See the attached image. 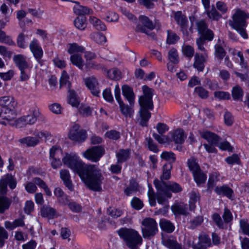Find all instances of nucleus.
<instances>
[{"mask_svg":"<svg viewBox=\"0 0 249 249\" xmlns=\"http://www.w3.org/2000/svg\"><path fill=\"white\" fill-rule=\"evenodd\" d=\"M157 190V193L156 195V198L157 199L158 202L160 204L165 206L166 208L169 207V206L167 205L168 201L167 200V196L165 194V192L164 193L163 191L159 190Z\"/></svg>","mask_w":249,"mask_h":249,"instance_id":"nucleus-39","label":"nucleus"},{"mask_svg":"<svg viewBox=\"0 0 249 249\" xmlns=\"http://www.w3.org/2000/svg\"><path fill=\"white\" fill-rule=\"evenodd\" d=\"M195 26L201 36H204L208 41H212L214 37L213 32L208 28V24L203 19L194 21Z\"/></svg>","mask_w":249,"mask_h":249,"instance_id":"nucleus-9","label":"nucleus"},{"mask_svg":"<svg viewBox=\"0 0 249 249\" xmlns=\"http://www.w3.org/2000/svg\"><path fill=\"white\" fill-rule=\"evenodd\" d=\"M195 92L202 99H206L209 96L208 91L202 87H196L195 89Z\"/></svg>","mask_w":249,"mask_h":249,"instance_id":"nucleus-58","label":"nucleus"},{"mask_svg":"<svg viewBox=\"0 0 249 249\" xmlns=\"http://www.w3.org/2000/svg\"><path fill=\"white\" fill-rule=\"evenodd\" d=\"M122 92L123 95L132 106L134 104L135 95L132 89L127 85H124L122 87Z\"/></svg>","mask_w":249,"mask_h":249,"instance_id":"nucleus-25","label":"nucleus"},{"mask_svg":"<svg viewBox=\"0 0 249 249\" xmlns=\"http://www.w3.org/2000/svg\"><path fill=\"white\" fill-rule=\"evenodd\" d=\"M161 243L168 249H180L182 246L178 242L176 237L172 235L162 236Z\"/></svg>","mask_w":249,"mask_h":249,"instance_id":"nucleus-17","label":"nucleus"},{"mask_svg":"<svg viewBox=\"0 0 249 249\" xmlns=\"http://www.w3.org/2000/svg\"><path fill=\"white\" fill-rule=\"evenodd\" d=\"M212 218L213 222L216 226L220 229H224V222L222 221L220 215L217 213H214L212 216Z\"/></svg>","mask_w":249,"mask_h":249,"instance_id":"nucleus-60","label":"nucleus"},{"mask_svg":"<svg viewBox=\"0 0 249 249\" xmlns=\"http://www.w3.org/2000/svg\"><path fill=\"white\" fill-rule=\"evenodd\" d=\"M117 232L124 241L125 245L130 249L138 248L142 242V239L136 230L127 228H121Z\"/></svg>","mask_w":249,"mask_h":249,"instance_id":"nucleus-3","label":"nucleus"},{"mask_svg":"<svg viewBox=\"0 0 249 249\" xmlns=\"http://www.w3.org/2000/svg\"><path fill=\"white\" fill-rule=\"evenodd\" d=\"M222 41L218 39V42L214 45V55L215 57L219 59L222 60L226 54V52L222 46Z\"/></svg>","mask_w":249,"mask_h":249,"instance_id":"nucleus-31","label":"nucleus"},{"mask_svg":"<svg viewBox=\"0 0 249 249\" xmlns=\"http://www.w3.org/2000/svg\"><path fill=\"white\" fill-rule=\"evenodd\" d=\"M17 180L15 178L10 174H7L1 177L0 179V194L5 195L7 192V185L13 190L16 187Z\"/></svg>","mask_w":249,"mask_h":249,"instance_id":"nucleus-11","label":"nucleus"},{"mask_svg":"<svg viewBox=\"0 0 249 249\" xmlns=\"http://www.w3.org/2000/svg\"><path fill=\"white\" fill-rule=\"evenodd\" d=\"M172 169V164L171 163H167L163 165L162 175L160 177V181H164V180H167L170 178Z\"/></svg>","mask_w":249,"mask_h":249,"instance_id":"nucleus-38","label":"nucleus"},{"mask_svg":"<svg viewBox=\"0 0 249 249\" xmlns=\"http://www.w3.org/2000/svg\"><path fill=\"white\" fill-rule=\"evenodd\" d=\"M191 22V27L188 30V20L187 17L182 14L181 11H177L174 13V19L177 24L180 27V31L184 36H188L189 34H192L194 32L193 25L195 18L193 16L190 17Z\"/></svg>","mask_w":249,"mask_h":249,"instance_id":"nucleus-4","label":"nucleus"},{"mask_svg":"<svg viewBox=\"0 0 249 249\" xmlns=\"http://www.w3.org/2000/svg\"><path fill=\"white\" fill-rule=\"evenodd\" d=\"M201 136L212 145H217L220 140L217 135L210 131L203 132L201 134Z\"/></svg>","mask_w":249,"mask_h":249,"instance_id":"nucleus-26","label":"nucleus"},{"mask_svg":"<svg viewBox=\"0 0 249 249\" xmlns=\"http://www.w3.org/2000/svg\"><path fill=\"white\" fill-rule=\"evenodd\" d=\"M69 76L67 72L64 71L60 79V87L65 86L68 90L70 89L71 84L69 81Z\"/></svg>","mask_w":249,"mask_h":249,"instance_id":"nucleus-52","label":"nucleus"},{"mask_svg":"<svg viewBox=\"0 0 249 249\" xmlns=\"http://www.w3.org/2000/svg\"><path fill=\"white\" fill-rule=\"evenodd\" d=\"M240 226L243 232L249 236V223L244 219H242L240 221Z\"/></svg>","mask_w":249,"mask_h":249,"instance_id":"nucleus-64","label":"nucleus"},{"mask_svg":"<svg viewBox=\"0 0 249 249\" xmlns=\"http://www.w3.org/2000/svg\"><path fill=\"white\" fill-rule=\"evenodd\" d=\"M243 91L241 88L238 85L234 86L232 90V96L234 100H240L243 96Z\"/></svg>","mask_w":249,"mask_h":249,"instance_id":"nucleus-47","label":"nucleus"},{"mask_svg":"<svg viewBox=\"0 0 249 249\" xmlns=\"http://www.w3.org/2000/svg\"><path fill=\"white\" fill-rule=\"evenodd\" d=\"M139 22L137 24L135 31L137 32L144 33L153 38L155 35L154 33L150 32L155 26L149 18L145 16H140L139 18Z\"/></svg>","mask_w":249,"mask_h":249,"instance_id":"nucleus-6","label":"nucleus"},{"mask_svg":"<svg viewBox=\"0 0 249 249\" xmlns=\"http://www.w3.org/2000/svg\"><path fill=\"white\" fill-rule=\"evenodd\" d=\"M17 103L14 98L10 96H3L0 98V106L1 107H5Z\"/></svg>","mask_w":249,"mask_h":249,"instance_id":"nucleus-53","label":"nucleus"},{"mask_svg":"<svg viewBox=\"0 0 249 249\" xmlns=\"http://www.w3.org/2000/svg\"><path fill=\"white\" fill-rule=\"evenodd\" d=\"M210 7L205 9L206 14L208 18L213 20H217L221 18V15L217 11V10L213 7L211 10H209Z\"/></svg>","mask_w":249,"mask_h":249,"instance_id":"nucleus-46","label":"nucleus"},{"mask_svg":"<svg viewBox=\"0 0 249 249\" xmlns=\"http://www.w3.org/2000/svg\"><path fill=\"white\" fill-rule=\"evenodd\" d=\"M171 209L175 214L186 215L187 213V206L183 203L175 204L172 206Z\"/></svg>","mask_w":249,"mask_h":249,"instance_id":"nucleus-30","label":"nucleus"},{"mask_svg":"<svg viewBox=\"0 0 249 249\" xmlns=\"http://www.w3.org/2000/svg\"><path fill=\"white\" fill-rule=\"evenodd\" d=\"M68 52L70 54H72L75 53H83L85 51V48L80 46L76 43H70L68 45Z\"/></svg>","mask_w":249,"mask_h":249,"instance_id":"nucleus-43","label":"nucleus"},{"mask_svg":"<svg viewBox=\"0 0 249 249\" xmlns=\"http://www.w3.org/2000/svg\"><path fill=\"white\" fill-rule=\"evenodd\" d=\"M187 165L193 175L201 170L196 160L193 157L191 158L188 160Z\"/></svg>","mask_w":249,"mask_h":249,"instance_id":"nucleus-40","label":"nucleus"},{"mask_svg":"<svg viewBox=\"0 0 249 249\" xmlns=\"http://www.w3.org/2000/svg\"><path fill=\"white\" fill-rule=\"evenodd\" d=\"M208 55L206 53L204 55L196 53L194 57V67L198 71H202L205 67V63L207 62Z\"/></svg>","mask_w":249,"mask_h":249,"instance_id":"nucleus-18","label":"nucleus"},{"mask_svg":"<svg viewBox=\"0 0 249 249\" xmlns=\"http://www.w3.org/2000/svg\"><path fill=\"white\" fill-rule=\"evenodd\" d=\"M193 177L198 185L204 183L207 179V175L201 170L194 174Z\"/></svg>","mask_w":249,"mask_h":249,"instance_id":"nucleus-42","label":"nucleus"},{"mask_svg":"<svg viewBox=\"0 0 249 249\" xmlns=\"http://www.w3.org/2000/svg\"><path fill=\"white\" fill-rule=\"evenodd\" d=\"M13 61L18 69L30 65L26 60V57L21 54L15 55L13 57Z\"/></svg>","mask_w":249,"mask_h":249,"instance_id":"nucleus-27","label":"nucleus"},{"mask_svg":"<svg viewBox=\"0 0 249 249\" xmlns=\"http://www.w3.org/2000/svg\"><path fill=\"white\" fill-rule=\"evenodd\" d=\"M68 137L71 141L82 142L87 138L86 132L80 129L79 124H74L70 129Z\"/></svg>","mask_w":249,"mask_h":249,"instance_id":"nucleus-10","label":"nucleus"},{"mask_svg":"<svg viewBox=\"0 0 249 249\" xmlns=\"http://www.w3.org/2000/svg\"><path fill=\"white\" fill-rule=\"evenodd\" d=\"M108 77L113 80H118L122 78L121 72L116 68L111 69L107 71Z\"/></svg>","mask_w":249,"mask_h":249,"instance_id":"nucleus-48","label":"nucleus"},{"mask_svg":"<svg viewBox=\"0 0 249 249\" xmlns=\"http://www.w3.org/2000/svg\"><path fill=\"white\" fill-rule=\"evenodd\" d=\"M138 184L137 182L133 180H130L129 185L125 189L124 192L125 194L129 196L138 190Z\"/></svg>","mask_w":249,"mask_h":249,"instance_id":"nucleus-41","label":"nucleus"},{"mask_svg":"<svg viewBox=\"0 0 249 249\" xmlns=\"http://www.w3.org/2000/svg\"><path fill=\"white\" fill-rule=\"evenodd\" d=\"M91 38L98 44H103L106 42V36L100 33H94L90 35Z\"/></svg>","mask_w":249,"mask_h":249,"instance_id":"nucleus-51","label":"nucleus"},{"mask_svg":"<svg viewBox=\"0 0 249 249\" xmlns=\"http://www.w3.org/2000/svg\"><path fill=\"white\" fill-rule=\"evenodd\" d=\"M142 236L144 238H150L158 231L157 224L153 218H145L142 220Z\"/></svg>","mask_w":249,"mask_h":249,"instance_id":"nucleus-7","label":"nucleus"},{"mask_svg":"<svg viewBox=\"0 0 249 249\" xmlns=\"http://www.w3.org/2000/svg\"><path fill=\"white\" fill-rule=\"evenodd\" d=\"M160 228L167 233H172L175 230L174 225L170 221L165 219H161L160 222Z\"/></svg>","mask_w":249,"mask_h":249,"instance_id":"nucleus-28","label":"nucleus"},{"mask_svg":"<svg viewBox=\"0 0 249 249\" xmlns=\"http://www.w3.org/2000/svg\"><path fill=\"white\" fill-rule=\"evenodd\" d=\"M120 110L122 114L126 118H131L134 114L133 105L128 106L123 102L119 103Z\"/></svg>","mask_w":249,"mask_h":249,"instance_id":"nucleus-22","label":"nucleus"},{"mask_svg":"<svg viewBox=\"0 0 249 249\" xmlns=\"http://www.w3.org/2000/svg\"><path fill=\"white\" fill-rule=\"evenodd\" d=\"M105 136L112 140H117L120 138V133L115 130H111L106 133Z\"/></svg>","mask_w":249,"mask_h":249,"instance_id":"nucleus-59","label":"nucleus"},{"mask_svg":"<svg viewBox=\"0 0 249 249\" xmlns=\"http://www.w3.org/2000/svg\"><path fill=\"white\" fill-rule=\"evenodd\" d=\"M161 159L169 161V163H173L176 160V156L174 153L172 152L164 151L161 155Z\"/></svg>","mask_w":249,"mask_h":249,"instance_id":"nucleus-54","label":"nucleus"},{"mask_svg":"<svg viewBox=\"0 0 249 249\" xmlns=\"http://www.w3.org/2000/svg\"><path fill=\"white\" fill-rule=\"evenodd\" d=\"M28 37V35H26L24 33H20L18 36L17 39V45L18 47L24 49L27 47V44L25 39Z\"/></svg>","mask_w":249,"mask_h":249,"instance_id":"nucleus-55","label":"nucleus"},{"mask_svg":"<svg viewBox=\"0 0 249 249\" xmlns=\"http://www.w3.org/2000/svg\"><path fill=\"white\" fill-rule=\"evenodd\" d=\"M105 150L102 146H95L88 149L83 154V156L92 162L98 161L104 155Z\"/></svg>","mask_w":249,"mask_h":249,"instance_id":"nucleus-8","label":"nucleus"},{"mask_svg":"<svg viewBox=\"0 0 249 249\" xmlns=\"http://www.w3.org/2000/svg\"><path fill=\"white\" fill-rule=\"evenodd\" d=\"M203 222V218L202 216H197L191 220L189 223V228L191 229H195L200 226Z\"/></svg>","mask_w":249,"mask_h":249,"instance_id":"nucleus-57","label":"nucleus"},{"mask_svg":"<svg viewBox=\"0 0 249 249\" xmlns=\"http://www.w3.org/2000/svg\"><path fill=\"white\" fill-rule=\"evenodd\" d=\"M130 155L129 149H121L116 153L117 163L122 164L129 159Z\"/></svg>","mask_w":249,"mask_h":249,"instance_id":"nucleus-24","label":"nucleus"},{"mask_svg":"<svg viewBox=\"0 0 249 249\" xmlns=\"http://www.w3.org/2000/svg\"><path fill=\"white\" fill-rule=\"evenodd\" d=\"M167 34L166 42L168 44H174L179 39V37L177 34L170 30H167Z\"/></svg>","mask_w":249,"mask_h":249,"instance_id":"nucleus-44","label":"nucleus"},{"mask_svg":"<svg viewBox=\"0 0 249 249\" xmlns=\"http://www.w3.org/2000/svg\"><path fill=\"white\" fill-rule=\"evenodd\" d=\"M173 141L176 143H182L184 141V131L181 129H178L172 133Z\"/></svg>","mask_w":249,"mask_h":249,"instance_id":"nucleus-29","label":"nucleus"},{"mask_svg":"<svg viewBox=\"0 0 249 249\" xmlns=\"http://www.w3.org/2000/svg\"><path fill=\"white\" fill-rule=\"evenodd\" d=\"M215 192L219 196H224L231 198L233 194V190L227 185L217 186L214 189Z\"/></svg>","mask_w":249,"mask_h":249,"instance_id":"nucleus-23","label":"nucleus"},{"mask_svg":"<svg viewBox=\"0 0 249 249\" xmlns=\"http://www.w3.org/2000/svg\"><path fill=\"white\" fill-rule=\"evenodd\" d=\"M143 95L140 96L139 99L141 107L139 111V118L138 119L139 124L142 126H147V122L151 117V113L148 110H152L154 106L152 97L154 90L144 85L142 87Z\"/></svg>","mask_w":249,"mask_h":249,"instance_id":"nucleus-2","label":"nucleus"},{"mask_svg":"<svg viewBox=\"0 0 249 249\" xmlns=\"http://www.w3.org/2000/svg\"><path fill=\"white\" fill-rule=\"evenodd\" d=\"M74 13L77 15L91 14L92 10L86 6L77 4L73 7Z\"/></svg>","mask_w":249,"mask_h":249,"instance_id":"nucleus-33","label":"nucleus"},{"mask_svg":"<svg viewBox=\"0 0 249 249\" xmlns=\"http://www.w3.org/2000/svg\"><path fill=\"white\" fill-rule=\"evenodd\" d=\"M71 63L77 67L80 70H83L84 61L80 55L75 54L70 57Z\"/></svg>","mask_w":249,"mask_h":249,"instance_id":"nucleus-36","label":"nucleus"},{"mask_svg":"<svg viewBox=\"0 0 249 249\" xmlns=\"http://www.w3.org/2000/svg\"><path fill=\"white\" fill-rule=\"evenodd\" d=\"M29 47L36 60L40 66H42L44 62L42 59L43 51L37 39L34 38L30 42Z\"/></svg>","mask_w":249,"mask_h":249,"instance_id":"nucleus-13","label":"nucleus"},{"mask_svg":"<svg viewBox=\"0 0 249 249\" xmlns=\"http://www.w3.org/2000/svg\"><path fill=\"white\" fill-rule=\"evenodd\" d=\"M34 210V203L32 200H28L25 202L24 211L27 214H30Z\"/></svg>","mask_w":249,"mask_h":249,"instance_id":"nucleus-63","label":"nucleus"},{"mask_svg":"<svg viewBox=\"0 0 249 249\" xmlns=\"http://www.w3.org/2000/svg\"><path fill=\"white\" fill-rule=\"evenodd\" d=\"M182 52L186 57L191 58L194 54V49L191 46L186 45L183 47Z\"/></svg>","mask_w":249,"mask_h":249,"instance_id":"nucleus-61","label":"nucleus"},{"mask_svg":"<svg viewBox=\"0 0 249 249\" xmlns=\"http://www.w3.org/2000/svg\"><path fill=\"white\" fill-rule=\"evenodd\" d=\"M85 83L88 88L90 90L93 95L99 96L100 89L97 80L94 77L87 78L85 79Z\"/></svg>","mask_w":249,"mask_h":249,"instance_id":"nucleus-15","label":"nucleus"},{"mask_svg":"<svg viewBox=\"0 0 249 249\" xmlns=\"http://www.w3.org/2000/svg\"><path fill=\"white\" fill-rule=\"evenodd\" d=\"M86 18L85 17H77L73 21L75 27L79 30H83L86 27Z\"/></svg>","mask_w":249,"mask_h":249,"instance_id":"nucleus-50","label":"nucleus"},{"mask_svg":"<svg viewBox=\"0 0 249 249\" xmlns=\"http://www.w3.org/2000/svg\"><path fill=\"white\" fill-rule=\"evenodd\" d=\"M2 107V118L8 121L14 119L16 117L15 108L17 106V103Z\"/></svg>","mask_w":249,"mask_h":249,"instance_id":"nucleus-19","label":"nucleus"},{"mask_svg":"<svg viewBox=\"0 0 249 249\" xmlns=\"http://www.w3.org/2000/svg\"><path fill=\"white\" fill-rule=\"evenodd\" d=\"M19 142L27 146H35L39 143V140L36 137H26L18 140Z\"/></svg>","mask_w":249,"mask_h":249,"instance_id":"nucleus-32","label":"nucleus"},{"mask_svg":"<svg viewBox=\"0 0 249 249\" xmlns=\"http://www.w3.org/2000/svg\"><path fill=\"white\" fill-rule=\"evenodd\" d=\"M40 114L39 109L35 108L32 111V114L24 116L19 118L18 120V123L21 124L23 125L33 124L36 122L37 118Z\"/></svg>","mask_w":249,"mask_h":249,"instance_id":"nucleus-14","label":"nucleus"},{"mask_svg":"<svg viewBox=\"0 0 249 249\" xmlns=\"http://www.w3.org/2000/svg\"><path fill=\"white\" fill-rule=\"evenodd\" d=\"M107 213L113 218H117L122 215L123 212L121 210L110 207L107 209Z\"/></svg>","mask_w":249,"mask_h":249,"instance_id":"nucleus-62","label":"nucleus"},{"mask_svg":"<svg viewBox=\"0 0 249 249\" xmlns=\"http://www.w3.org/2000/svg\"><path fill=\"white\" fill-rule=\"evenodd\" d=\"M32 67L31 65L19 69L20 80L21 81H25L29 79Z\"/></svg>","mask_w":249,"mask_h":249,"instance_id":"nucleus-37","label":"nucleus"},{"mask_svg":"<svg viewBox=\"0 0 249 249\" xmlns=\"http://www.w3.org/2000/svg\"><path fill=\"white\" fill-rule=\"evenodd\" d=\"M168 57L170 61L174 64H177L179 61V57L177 50L173 48L171 49L168 53Z\"/></svg>","mask_w":249,"mask_h":249,"instance_id":"nucleus-49","label":"nucleus"},{"mask_svg":"<svg viewBox=\"0 0 249 249\" xmlns=\"http://www.w3.org/2000/svg\"><path fill=\"white\" fill-rule=\"evenodd\" d=\"M69 95L68 97V102L72 107H77L79 104V101L77 96L73 90L69 89L68 90Z\"/></svg>","mask_w":249,"mask_h":249,"instance_id":"nucleus-35","label":"nucleus"},{"mask_svg":"<svg viewBox=\"0 0 249 249\" xmlns=\"http://www.w3.org/2000/svg\"><path fill=\"white\" fill-rule=\"evenodd\" d=\"M40 214L43 217L52 219L58 216L56 210L49 206L43 205L40 208Z\"/></svg>","mask_w":249,"mask_h":249,"instance_id":"nucleus-20","label":"nucleus"},{"mask_svg":"<svg viewBox=\"0 0 249 249\" xmlns=\"http://www.w3.org/2000/svg\"><path fill=\"white\" fill-rule=\"evenodd\" d=\"M60 177L65 186L70 191H73V186L69 171L67 169H61L60 171Z\"/></svg>","mask_w":249,"mask_h":249,"instance_id":"nucleus-21","label":"nucleus"},{"mask_svg":"<svg viewBox=\"0 0 249 249\" xmlns=\"http://www.w3.org/2000/svg\"><path fill=\"white\" fill-rule=\"evenodd\" d=\"M154 184L157 189H159L164 193L165 192V194L168 198H170L172 196V194L170 191L174 193H178L181 192L182 190L179 184L174 182L166 183L164 181H160L158 179H156L154 181Z\"/></svg>","mask_w":249,"mask_h":249,"instance_id":"nucleus-5","label":"nucleus"},{"mask_svg":"<svg viewBox=\"0 0 249 249\" xmlns=\"http://www.w3.org/2000/svg\"><path fill=\"white\" fill-rule=\"evenodd\" d=\"M62 161L79 175L89 189L98 192L102 190L101 184L104 178L97 166L85 164L74 153L67 154L62 159Z\"/></svg>","mask_w":249,"mask_h":249,"instance_id":"nucleus-1","label":"nucleus"},{"mask_svg":"<svg viewBox=\"0 0 249 249\" xmlns=\"http://www.w3.org/2000/svg\"><path fill=\"white\" fill-rule=\"evenodd\" d=\"M198 242L197 243H199L201 245L207 246L211 247L212 246L211 240L209 236V235L205 233L202 232H201L198 237Z\"/></svg>","mask_w":249,"mask_h":249,"instance_id":"nucleus-45","label":"nucleus"},{"mask_svg":"<svg viewBox=\"0 0 249 249\" xmlns=\"http://www.w3.org/2000/svg\"><path fill=\"white\" fill-rule=\"evenodd\" d=\"M247 18H249V13H246L244 11L240 9H237L232 16L233 23L231 24V26L233 28L246 26Z\"/></svg>","mask_w":249,"mask_h":249,"instance_id":"nucleus-12","label":"nucleus"},{"mask_svg":"<svg viewBox=\"0 0 249 249\" xmlns=\"http://www.w3.org/2000/svg\"><path fill=\"white\" fill-rule=\"evenodd\" d=\"M199 196L198 193L192 191L190 193V200L189 201L190 203V208L191 210H193L195 209L196 206L195 203L199 201Z\"/></svg>","mask_w":249,"mask_h":249,"instance_id":"nucleus-56","label":"nucleus"},{"mask_svg":"<svg viewBox=\"0 0 249 249\" xmlns=\"http://www.w3.org/2000/svg\"><path fill=\"white\" fill-rule=\"evenodd\" d=\"M59 153H61L60 149L56 146L52 147L50 150L51 164L53 169L59 168L62 165L60 158L57 157Z\"/></svg>","mask_w":249,"mask_h":249,"instance_id":"nucleus-16","label":"nucleus"},{"mask_svg":"<svg viewBox=\"0 0 249 249\" xmlns=\"http://www.w3.org/2000/svg\"><path fill=\"white\" fill-rule=\"evenodd\" d=\"M11 204V200L6 196H0V213H3L8 210Z\"/></svg>","mask_w":249,"mask_h":249,"instance_id":"nucleus-34","label":"nucleus"}]
</instances>
